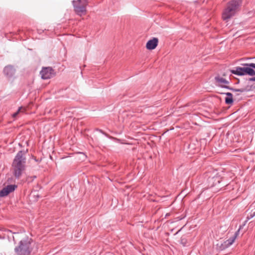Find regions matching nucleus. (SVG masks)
Returning <instances> with one entry per match:
<instances>
[{
    "label": "nucleus",
    "mask_w": 255,
    "mask_h": 255,
    "mask_svg": "<svg viewBox=\"0 0 255 255\" xmlns=\"http://www.w3.org/2000/svg\"><path fill=\"white\" fill-rule=\"evenodd\" d=\"M249 81H255V77H252V78H250L249 79Z\"/></svg>",
    "instance_id": "17"
},
{
    "label": "nucleus",
    "mask_w": 255,
    "mask_h": 255,
    "mask_svg": "<svg viewBox=\"0 0 255 255\" xmlns=\"http://www.w3.org/2000/svg\"><path fill=\"white\" fill-rule=\"evenodd\" d=\"M31 239L26 238L21 240L19 246L16 247L14 251L17 255H29L31 252Z\"/></svg>",
    "instance_id": "3"
},
{
    "label": "nucleus",
    "mask_w": 255,
    "mask_h": 255,
    "mask_svg": "<svg viewBox=\"0 0 255 255\" xmlns=\"http://www.w3.org/2000/svg\"><path fill=\"white\" fill-rule=\"evenodd\" d=\"M241 4V0H232L227 5L222 14L224 20H227L233 16Z\"/></svg>",
    "instance_id": "2"
},
{
    "label": "nucleus",
    "mask_w": 255,
    "mask_h": 255,
    "mask_svg": "<svg viewBox=\"0 0 255 255\" xmlns=\"http://www.w3.org/2000/svg\"><path fill=\"white\" fill-rule=\"evenodd\" d=\"M255 216V212L254 213L253 215L252 216V217H253Z\"/></svg>",
    "instance_id": "18"
},
{
    "label": "nucleus",
    "mask_w": 255,
    "mask_h": 255,
    "mask_svg": "<svg viewBox=\"0 0 255 255\" xmlns=\"http://www.w3.org/2000/svg\"><path fill=\"white\" fill-rule=\"evenodd\" d=\"M181 244L183 245V246H185L186 244V240L184 238H182L181 239Z\"/></svg>",
    "instance_id": "16"
},
{
    "label": "nucleus",
    "mask_w": 255,
    "mask_h": 255,
    "mask_svg": "<svg viewBox=\"0 0 255 255\" xmlns=\"http://www.w3.org/2000/svg\"><path fill=\"white\" fill-rule=\"evenodd\" d=\"M243 65L244 66H250L251 67L252 69H255V63H246V64H243Z\"/></svg>",
    "instance_id": "15"
},
{
    "label": "nucleus",
    "mask_w": 255,
    "mask_h": 255,
    "mask_svg": "<svg viewBox=\"0 0 255 255\" xmlns=\"http://www.w3.org/2000/svg\"><path fill=\"white\" fill-rule=\"evenodd\" d=\"M241 228H242V226H240L239 229L235 233V234H234V235L232 237H231V238H229V239L227 240L223 244H222L221 248V249L222 250H224V249H225L226 248H228L229 247H230L231 245H232L233 244V243L235 242L236 238L239 235L240 231V230L241 229Z\"/></svg>",
    "instance_id": "8"
},
{
    "label": "nucleus",
    "mask_w": 255,
    "mask_h": 255,
    "mask_svg": "<svg viewBox=\"0 0 255 255\" xmlns=\"http://www.w3.org/2000/svg\"><path fill=\"white\" fill-rule=\"evenodd\" d=\"M17 188V185L14 184L8 185L0 191V197H5L9 193L13 192Z\"/></svg>",
    "instance_id": "9"
},
{
    "label": "nucleus",
    "mask_w": 255,
    "mask_h": 255,
    "mask_svg": "<svg viewBox=\"0 0 255 255\" xmlns=\"http://www.w3.org/2000/svg\"><path fill=\"white\" fill-rule=\"evenodd\" d=\"M13 240L14 241V237H13Z\"/></svg>",
    "instance_id": "19"
},
{
    "label": "nucleus",
    "mask_w": 255,
    "mask_h": 255,
    "mask_svg": "<svg viewBox=\"0 0 255 255\" xmlns=\"http://www.w3.org/2000/svg\"><path fill=\"white\" fill-rule=\"evenodd\" d=\"M227 95V97L225 98V103L226 104H232L234 101L233 99V94L231 93L227 92L224 93Z\"/></svg>",
    "instance_id": "12"
},
{
    "label": "nucleus",
    "mask_w": 255,
    "mask_h": 255,
    "mask_svg": "<svg viewBox=\"0 0 255 255\" xmlns=\"http://www.w3.org/2000/svg\"><path fill=\"white\" fill-rule=\"evenodd\" d=\"M88 0H73V5L75 12L80 16L85 15L86 13V6Z\"/></svg>",
    "instance_id": "5"
},
{
    "label": "nucleus",
    "mask_w": 255,
    "mask_h": 255,
    "mask_svg": "<svg viewBox=\"0 0 255 255\" xmlns=\"http://www.w3.org/2000/svg\"><path fill=\"white\" fill-rule=\"evenodd\" d=\"M215 84L216 86L220 87L221 88L229 89L234 92H240L243 93L246 91V89L244 88L242 89H234L230 87L228 85L229 84L230 82L226 79L218 75L215 77Z\"/></svg>",
    "instance_id": "4"
},
{
    "label": "nucleus",
    "mask_w": 255,
    "mask_h": 255,
    "mask_svg": "<svg viewBox=\"0 0 255 255\" xmlns=\"http://www.w3.org/2000/svg\"><path fill=\"white\" fill-rule=\"evenodd\" d=\"M26 157L22 151H19L15 156L13 162L12 167L13 175L16 178H19L25 169Z\"/></svg>",
    "instance_id": "1"
},
{
    "label": "nucleus",
    "mask_w": 255,
    "mask_h": 255,
    "mask_svg": "<svg viewBox=\"0 0 255 255\" xmlns=\"http://www.w3.org/2000/svg\"><path fill=\"white\" fill-rule=\"evenodd\" d=\"M209 182H213L212 186H215L220 183V178L219 176H215L212 178H209Z\"/></svg>",
    "instance_id": "13"
},
{
    "label": "nucleus",
    "mask_w": 255,
    "mask_h": 255,
    "mask_svg": "<svg viewBox=\"0 0 255 255\" xmlns=\"http://www.w3.org/2000/svg\"><path fill=\"white\" fill-rule=\"evenodd\" d=\"M244 67H237L234 70H231V72L238 76L248 75L250 76L255 75V71L250 66H244Z\"/></svg>",
    "instance_id": "6"
},
{
    "label": "nucleus",
    "mask_w": 255,
    "mask_h": 255,
    "mask_svg": "<svg viewBox=\"0 0 255 255\" xmlns=\"http://www.w3.org/2000/svg\"><path fill=\"white\" fill-rule=\"evenodd\" d=\"M40 73L43 79H50L55 75L54 70L51 67H43Z\"/></svg>",
    "instance_id": "7"
},
{
    "label": "nucleus",
    "mask_w": 255,
    "mask_h": 255,
    "mask_svg": "<svg viewBox=\"0 0 255 255\" xmlns=\"http://www.w3.org/2000/svg\"><path fill=\"white\" fill-rule=\"evenodd\" d=\"M22 109V107H19L18 109V110L17 111V112H16L15 113H13L12 115V117L13 118H16L17 115L19 114V113H20L21 110Z\"/></svg>",
    "instance_id": "14"
},
{
    "label": "nucleus",
    "mask_w": 255,
    "mask_h": 255,
    "mask_svg": "<svg viewBox=\"0 0 255 255\" xmlns=\"http://www.w3.org/2000/svg\"><path fill=\"white\" fill-rule=\"evenodd\" d=\"M158 39L157 38H153L147 41L146 45V47L147 49L153 50L157 46Z\"/></svg>",
    "instance_id": "11"
},
{
    "label": "nucleus",
    "mask_w": 255,
    "mask_h": 255,
    "mask_svg": "<svg viewBox=\"0 0 255 255\" xmlns=\"http://www.w3.org/2000/svg\"><path fill=\"white\" fill-rule=\"evenodd\" d=\"M15 71L14 68L11 65L6 66L3 69V73L7 78H11L14 75Z\"/></svg>",
    "instance_id": "10"
}]
</instances>
